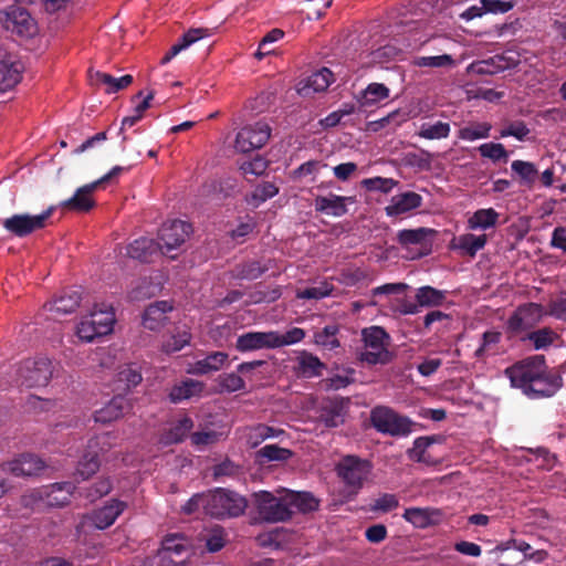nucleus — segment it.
Wrapping results in <instances>:
<instances>
[{
    "mask_svg": "<svg viewBox=\"0 0 566 566\" xmlns=\"http://www.w3.org/2000/svg\"><path fill=\"white\" fill-rule=\"evenodd\" d=\"M513 388L530 399L551 398L563 387L562 374L549 368L544 355H533L523 358L504 370Z\"/></svg>",
    "mask_w": 566,
    "mask_h": 566,
    "instance_id": "f257e3e1",
    "label": "nucleus"
},
{
    "mask_svg": "<svg viewBox=\"0 0 566 566\" xmlns=\"http://www.w3.org/2000/svg\"><path fill=\"white\" fill-rule=\"evenodd\" d=\"M364 350L359 352L357 359L368 366L387 365L394 355L389 350L390 335L381 326L371 325L360 332Z\"/></svg>",
    "mask_w": 566,
    "mask_h": 566,
    "instance_id": "f03ea898",
    "label": "nucleus"
},
{
    "mask_svg": "<svg viewBox=\"0 0 566 566\" xmlns=\"http://www.w3.org/2000/svg\"><path fill=\"white\" fill-rule=\"evenodd\" d=\"M248 507V501L237 492L217 488L207 493L206 514L214 518L238 517Z\"/></svg>",
    "mask_w": 566,
    "mask_h": 566,
    "instance_id": "7ed1b4c3",
    "label": "nucleus"
},
{
    "mask_svg": "<svg viewBox=\"0 0 566 566\" xmlns=\"http://www.w3.org/2000/svg\"><path fill=\"white\" fill-rule=\"evenodd\" d=\"M251 502L259 517L264 522H286L293 516V510L287 505L286 494L276 497L273 493L261 490L251 495Z\"/></svg>",
    "mask_w": 566,
    "mask_h": 566,
    "instance_id": "20e7f679",
    "label": "nucleus"
},
{
    "mask_svg": "<svg viewBox=\"0 0 566 566\" xmlns=\"http://www.w3.org/2000/svg\"><path fill=\"white\" fill-rule=\"evenodd\" d=\"M370 422L378 432L391 437H406L412 432L413 422L386 406H377L371 409Z\"/></svg>",
    "mask_w": 566,
    "mask_h": 566,
    "instance_id": "39448f33",
    "label": "nucleus"
},
{
    "mask_svg": "<svg viewBox=\"0 0 566 566\" xmlns=\"http://www.w3.org/2000/svg\"><path fill=\"white\" fill-rule=\"evenodd\" d=\"M54 211L55 207L51 206L35 216L17 213L2 220V227L11 234L18 238H24L34 231L44 229Z\"/></svg>",
    "mask_w": 566,
    "mask_h": 566,
    "instance_id": "423d86ee",
    "label": "nucleus"
},
{
    "mask_svg": "<svg viewBox=\"0 0 566 566\" xmlns=\"http://www.w3.org/2000/svg\"><path fill=\"white\" fill-rule=\"evenodd\" d=\"M53 365L48 357L25 359L18 369L22 386L28 388L45 387L53 377Z\"/></svg>",
    "mask_w": 566,
    "mask_h": 566,
    "instance_id": "0eeeda50",
    "label": "nucleus"
},
{
    "mask_svg": "<svg viewBox=\"0 0 566 566\" xmlns=\"http://www.w3.org/2000/svg\"><path fill=\"white\" fill-rule=\"evenodd\" d=\"M371 470L369 461L356 455L344 457L336 467L338 476L343 480L352 493L361 489L364 481Z\"/></svg>",
    "mask_w": 566,
    "mask_h": 566,
    "instance_id": "6e6552de",
    "label": "nucleus"
},
{
    "mask_svg": "<svg viewBox=\"0 0 566 566\" xmlns=\"http://www.w3.org/2000/svg\"><path fill=\"white\" fill-rule=\"evenodd\" d=\"M109 434L104 433L96 436L88 440L86 450L81 457L75 475L87 480L95 474L101 467L99 451H105L109 448Z\"/></svg>",
    "mask_w": 566,
    "mask_h": 566,
    "instance_id": "1a4fd4ad",
    "label": "nucleus"
},
{
    "mask_svg": "<svg viewBox=\"0 0 566 566\" xmlns=\"http://www.w3.org/2000/svg\"><path fill=\"white\" fill-rule=\"evenodd\" d=\"M271 136L270 126L262 120L243 126L237 134L234 147L240 153H250L263 147Z\"/></svg>",
    "mask_w": 566,
    "mask_h": 566,
    "instance_id": "9d476101",
    "label": "nucleus"
},
{
    "mask_svg": "<svg viewBox=\"0 0 566 566\" xmlns=\"http://www.w3.org/2000/svg\"><path fill=\"white\" fill-rule=\"evenodd\" d=\"M191 230V224L181 220L164 223L159 229L157 241V243H160V252L169 254L172 250L180 247L189 237Z\"/></svg>",
    "mask_w": 566,
    "mask_h": 566,
    "instance_id": "9b49d317",
    "label": "nucleus"
},
{
    "mask_svg": "<svg viewBox=\"0 0 566 566\" xmlns=\"http://www.w3.org/2000/svg\"><path fill=\"white\" fill-rule=\"evenodd\" d=\"M543 317V307L536 303L520 305L507 321V329L518 335L535 327Z\"/></svg>",
    "mask_w": 566,
    "mask_h": 566,
    "instance_id": "f8f14e48",
    "label": "nucleus"
},
{
    "mask_svg": "<svg viewBox=\"0 0 566 566\" xmlns=\"http://www.w3.org/2000/svg\"><path fill=\"white\" fill-rule=\"evenodd\" d=\"M7 30L22 36H32L36 32V23L29 11L18 4L11 6L4 12Z\"/></svg>",
    "mask_w": 566,
    "mask_h": 566,
    "instance_id": "ddd939ff",
    "label": "nucleus"
},
{
    "mask_svg": "<svg viewBox=\"0 0 566 566\" xmlns=\"http://www.w3.org/2000/svg\"><path fill=\"white\" fill-rule=\"evenodd\" d=\"M24 65L18 55L7 53L0 57V92L12 90L22 78Z\"/></svg>",
    "mask_w": 566,
    "mask_h": 566,
    "instance_id": "4468645a",
    "label": "nucleus"
},
{
    "mask_svg": "<svg viewBox=\"0 0 566 566\" xmlns=\"http://www.w3.org/2000/svg\"><path fill=\"white\" fill-rule=\"evenodd\" d=\"M518 59L513 54H496L488 60L472 64V70L481 75H493L518 65Z\"/></svg>",
    "mask_w": 566,
    "mask_h": 566,
    "instance_id": "2eb2a0df",
    "label": "nucleus"
},
{
    "mask_svg": "<svg viewBox=\"0 0 566 566\" xmlns=\"http://www.w3.org/2000/svg\"><path fill=\"white\" fill-rule=\"evenodd\" d=\"M235 348L241 353L275 348L274 331L244 333L237 338Z\"/></svg>",
    "mask_w": 566,
    "mask_h": 566,
    "instance_id": "dca6fc26",
    "label": "nucleus"
},
{
    "mask_svg": "<svg viewBox=\"0 0 566 566\" xmlns=\"http://www.w3.org/2000/svg\"><path fill=\"white\" fill-rule=\"evenodd\" d=\"M78 492L72 482H55L44 485L46 509L63 507L70 503L71 496Z\"/></svg>",
    "mask_w": 566,
    "mask_h": 566,
    "instance_id": "f3484780",
    "label": "nucleus"
},
{
    "mask_svg": "<svg viewBox=\"0 0 566 566\" xmlns=\"http://www.w3.org/2000/svg\"><path fill=\"white\" fill-rule=\"evenodd\" d=\"M98 188V182H90L80 187L73 197L61 202L63 209L75 212H87L94 206L95 201L91 195Z\"/></svg>",
    "mask_w": 566,
    "mask_h": 566,
    "instance_id": "a211bd4d",
    "label": "nucleus"
},
{
    "mask_svg": "<svg viewBox=\"0 0 566 566\" xmlns=\"http://www.w3.org/2000/svg\"><path fill=\"white\" fill-rule=\"evenodd\" d=\"M45 464L39 457L30 453L21 454L19 458L7 463V470L14 476L38 475Z\"/></svg>",
    "mask_w": 566,
    "mask_h": 566,
    "instance_id": "6ab92c4d",
    "label": "nucleus"
},
{
    "mask_svg": "<svg viewBox=\"0 0 566 566\" xmlns=\"http://www.w3.org/2000/svg\"><path fill=\"white\" fill-rule=\"evenodd\" d=\"M126 503L119 500H112L103 507L95 510L90 520L92 524L98 530H106L114 524L116 518L126 509Z\"/></svg>",
    "mask_w": 566,
    "mask_h": 566,
    "instance_id": "aec40b11",
    "label": "nucleus"
},
{
    "mask_svg": "<svg viewBox=\"0 0 566 566\" xmlns=\"http://www.w3.org/2000/svg\"><path fill=\"white\" fill-rule=\"evenodd\" d=\"M422 205V197L413 191L396 195L391 198L390 205L385 208L386 214L396 217L407 213Z\"/></svg>",
    "mask_w": 566,
    "mask_h": 566,
    "instance_id": "412c9836",
    "label": "nucleus"
},
{
    "mask_svg": "<svg viewBox=\"0 0 566 566\" xmlns=\"http://www.w3.org/2000/svg\"><path fill=\"white\" fill-rule=\"evenodd\" d=\"M436 231L429 228L403 229L397 233V241L403 248L419 245L421 249L429 251L431 248L430 237Z\"/></svg>",
    "mask_w": 566,
    "mask_h": 566,
    "instance_id": "4be33fe9",
    "label": "nucleus"
},
{
    "mask_svg": "<svg viewBox=\"0 0 566 566\" xmlns=\"http://www.w3.org/2000/svg\"><path fill=\"white\" fill-rule=\"evenodd\" d=\"M326 365L314 354L307 350H301L296 357L295 371L304 378H314L322 376Z\"/></svg>",
    "mask_w": 566,
    "mask_h": 566,
    "instance_id": "5701e85b",
    "label": "nucleus"
},
{
    "mask_svg": "<svg viewBox=\"0 0 566 566\" xmlns=\"http://www.w3.org/2000/svg\"><path fill=\"white\" fill-rule=\"evenodd\" d=\"M90 80L93 85H104L107 94H115L123 91L134 82V77L130 74L114 77L113 75L101 71L91 72Z\"/></svg>",
    "mask_w": 566,
    "mask_h": 566,
    "instance_id": "b1692460",
    "label": "nucleus"
},
{
    "mask_svg": "<svg viewBox=\"0 0 566 566\" xmlns=\"http://www.w3.org/2000/svg\"><path fill=\"white\" fill-rule=\"evenodd\" d=\"M160 251V243L150 238H139L126 248V254L142 262H150L154 254Z\"/></svg>",
    "mask_w": 566,
    "mask_h": 566,
    "instance_id": "393cba45",
    "label": "nucleus"
},
{
    "mask_svg": "<svg viewBox=\"0 0 566 566\" xmlns=\"http://www.w3.org/2000/svg\"><path fill=\"white\" fill-rule=\"evenodd\" d=\"M172 310L167 301H157L148 305L143 315V325L150 331L158 329L166 321V314Z\"/></svg>",
    "mask_w": 566,
    "mask_h": 566,
    "instance_id": "a878e982",
    "label": "nucleus"
},
{
    "mask_svg": "<svg viewBox=\"0 0 566 566\" xmlns=\"http://www.w3.org/2000/svg\"><path fill=\"white\" fill-rule=\"evenodd\" d=\"M128 409V400L123 396H116L105 407L95 411L94 419L102 423L112 422L123 417Z\"/></svg>",
    "mask_w": 566,
    "mask_h": 566,
    "instance_id": "bb28decb",
    "label": "nucleus"
},
{
    "mask_svg": "<svg viewBox=\"0 0 566 566\" xmlns=\"http://www.w3.org/2000/svg\"><path fill=\"white\" fill-rule=\"evenodd\" d=\"M349 197H342L331 193L329 196H318L315 198V210L334 217H342L347 213L346 201Z\"/></svg>",
    "mask_w": 566,
    "mask_h": 566,
    "instance_id": "cd10ccee",
    "label": "nucleus"
},
{
    "mask_svg": "<svg viewBox=\"0 0 566 566\" xmlns=\"http://www.w3.org/2000/svg\"><path fill=\"white\" fill-rule=\"evenodd\" d=\"M81 300V293L77 290H67L53 302L45 304L44 307L52 313L65 315L73 313L78 307Z\"/></svg>",
    "mask_w": 566,
    "mask_h": 566,
    "instance_id": "c85d7f7f",
    "label": "nucleus"
},
{
    "mask_svg": "<svg viewBox=\"0 0 566 566\" xmlns=\"http://www.w3.org/2000/svg\"><path fill=\"white\" fill-rule=\"evenodd\" d=\"M402 517L415 527L426 528L433 525L440 517V511L430 507H409Z\"/></svg>",
    "mask_w": 566,
    "mask_h": 566,
    "instance_id": "c756f323",
    "label": "nucleus"
},
{
    "mask_svg": "<svg viewBox=\"0 0 566 566\" xmlns=\"http://www.w3.org/2000/svg\"><path fill=\"white\" fill-rule=\"evenodd\" d=\"M486 242V234L475 235L473 233H465L453 239L451 248L460 250L463 255L474 258L478 251L485 247Z\"/></svg>",
    "mask_w": 566,
    "mask_h": 566,
    "instance_id": "7c9ffc66",
    "label": "nucleus"
},
{
    "mask_svg": "<svg viewBox=\"0 0 566 566\" xmlns=\"http://www.w3.org/2000/svg\"><path fill=\"white\" fill-rule=\"evenodd\" d=\"M228 354L224 352H212L205 358L197 360L190 369L193 375H207L220 370L228 361Z\"/></svg>",
    "mask_w": 566,
    "mask_h": 566,
    "instance_id": "2f4dec72",
    "label": "nucleus"
},
{
    "mask_svg": "<svg viewBox=\"0 0 566 566\" xmlns=\"http://www.w3.org/2000/svg\"><path fill=\"white\" fill-rule=\"evenodd\" d=\"M88 317L92 324L97 326L96 328H98L99 333H104L105 335L112 333L115 324V313L112 306L105 304L101 306L95 305Z\"/></svg>",
    "mask_w": 566,
    "mask_h": 566,
    "instance_id": "473e14b6",
    "label": "nucleus"
},
{
    "mask_svg": "<svg viewBox=\"0 0 566 566\" xmlns=\"http://www.w3.org/2000/svg\"><path fill=\"white\" fill-rule=\"evenodd\" d=\"M208 34V29L198 28L188 30L186 33L182 34L179 41L175 43L170 48V50L165 54V56L161 59V64L168 63L179 52L187 49L189 45L197 42L198 40L207 36Z\"/></svg>",
    "mask_w": 566,
    "mask_h": 566,
    "instance_id": "72a5a7b5",
    "label": "nucleus"
},
{
    "mask_svg": "<svg viewBox=\"0 0 566 566\" xmlns=\"http://www.w3.org/2000/svg\"><path fill=\"white\" fill-rule=\"evenodd\" d=\"M285 494L291 510L295 507L302 513H308L316 511L319 506L318 500L311 492L289 491Z\"/></svg>",
    "mask_w": 566,
    "mask_h": 566,
    "instance_id": "f704fd0d",
    "label": "nucleus"
},
{
    "mask_svg": "<svg viewBox=\"0 0 566 566\" xmlns=\"http://www.w3.org/2000/svg\"><path fill=\"white\" fill-rule=\"evenodd\" d=\"M193 428V421L188 416L180 418L161 437L165 444H175L185 440Z\"/></svg>",
    "mask_w": 566,
    "mask_h": 566,
    "instance_id": "c9c22d12",
    "label": "nucleus"
},
{
    "mask_svg": "<svg viewBox=\"0 0 566 566\" xmlns=\"http://www.w3.org/2000/svg\"><path fill=\"white\" fill-rule=\"evenodd\" d=\"M500 214L493 209H479L468 220V228L471 230H488L495 227Z\"/></svg>",
    "mask_w": 566,
    "mask_h": 566,
    "instance_id": "e433bc0d",
    "label": "nucleus"
},
{
    "mask_svg": "<svg viewBox=\"0 0 566 566\" xmlns=\"http://www.w3.org/2000/svg\"><path fill=\"white\" fill-rule=\"evenodd\" d=\"M333 81L334 78L332 71H329L327 67H323L307 77L306 84L301 91L305 95L308 94L310 91L315 93L324 92L328 88Z\"/></svg>",
    "mask_w": 566,
    "mask_h": 566,
    "instance_id": "4c0bfd02",
    "label": "nucleus"
},
{
    "mask_svg": "<svg viewBox=\"0 0 566 566\" xmlns=\"http://www.w3.org/2000/svg\"><path fill=\"white\" fill-rule=\"evenodd\" d=\"M389 96V88L381 83H370L358 97L361 107L376 105Z\"/></svg>",
    "mask_w": 566,
    "mask_h": 566,
    "instance_id": "58836bf2",
    "label": "nucleus"
},
{
    "mask_svg": "<svg viewBox=\"0 0 566 566\" xmlns=\"http://www.w3.org/2000/svg\"><path fill=\"white\" fill-rule=\"evenodd\" d=\"M447 292L430 285L421 286L416 292V301L421 307L440 306L444 303Z\"/></svg>",
    "mask_w": 566,
    "mask_h": 566,
    "instance_id": "ea45409f",
    "label": "nucleus"
},
{
    "mask_svg": "<svg viewBox=\"0 0 566 566\" xmlns=\"http://www.w3.org/2000/svg\"><path fill=\"white\" fill-rule=\"evenodd\" d=\"M512 171L517 175L520 184L532 188L538 178V170L531 161L514 160L511 164Z\"/></svg>",
    "mask_w": 566,
    "mask_h": 566,
    "instance_id": "a19ab883",
    "label": "nucleus"
},
{
    "mask_svg": "<svg viewBox=\"0 0 566 566\" xmlns=\"http://www.w3.org/2000/svg\"><path fill=\"white\" fill-rule=\"evenodd\" d=\"M436 441V438L432 437H418L413 441V446L411 449L407 451V454L410 460L424 463V464H434L436 461L431 459L429 454H427V449Z\"/></svg>",
    "mask_w": 566,
    "mask_h": 566,
    "instance_id": "79ce46f5",
    "label": "nucleus"
},
{
    "mask_svg": "<svg viewBox=\"0 0 566 566\" xmlns=\"http://www.w3.org/2000/svg\"><path fill=\"white\" fill-rule=\"evenodd\" d=\"M268 270V265L262 264L260 261L251 260L238 264L233 270V277L238 280L253 281L259 279Z\"/></svg>",
    "mask_w": 566,
    "mask_h": 566,
    "instance_id": "37998d69",
    "label": "nucleus"
},
{
    "mask_svg": "<svg viewBox=\"0 0 566 566\" xmlns=\"http://www.w3.org/2000/svg\"><path fill=\"white\" fill-rule=\"evenodd\" d=\"M203 385L193 379H187L171 388L169 392L170 401L174 403L189 399L202 390Z\"/></svg>",
    "mask_w": 566,
    "mask_h": 566,
    "instance_id": "c03bdc74",
    "label": "nucleus"
},
{
    "mask_svg": "<svg viewBox=\"0 0 566 566\" xmlns=\"http://www.w3.org/2000/svg\"><path fill=\"white\" fill-rule=\"evenodd\" d=\"M339 327L336 324L326 325L314 333V343L325 349L333 350L339 347L340 343L337 338Z\"/></svg>",
    "mask_w": 566,
    "mask_h": 566,
    "instance_id": "a18cd8bd",
    "label": "nucleus"
},
{
    "mask_svg": "<svg viewBox=\"0 0 566 566\" xmlns=\"http://www.w3.org/2000/svg\"><path fill=\"white\" fill-rule=\"evenodd\" d=\"M113 489L109 478H101L88 488L78 489V496L95 502L96 500L107 495Z\"/></svg>",
    "mask_w": 566,
    "mask_h": 566,
    "instance_id": "49530a36",
    "label": "nucleus"
},
{
    "mask_svg": "<svg viewBox=\"0 0 566 566\" xmlns=\"http://www.w3.org/2000/svg\"><path fill=\"white\" fill-rule=\"evenodd\" d=\"M158 555H175L176 557L188 555V547L185 544V538L176 534L167 535L161 542Z\"/></svg>",
    "mask_w": 566,
    "mask_h": 566,
    "instance_id": "de8ad7c7",
    "label": "nucleus"
},
{
    "mask_svg": "<svg viewBox=\"0 0 566 566\" xmlns=\"http://www.w3.org/2000/svg\"><path fill=\"white\" fill-rule=\"evenodd\" d=\"M558 338V334L551 327H543L537 331L530 332L523 340H530L536 350L545 349L549 347L555 339Z\"/></svg>",
    "mask_w": 566,
    "mask_h": 566,
    "instance_id": "09e8293b",
    "label": "nucleus"
},
{
    "mask_svg": "<svg viewBox=\"0 0 566 566\" xmlns=\"http://www.w3.org/2000/svg\"><path fill=\"white\" fill-rule=\"evenodd\" d=\"M450 124L444 122H437L434 124L423 123L417 133L419 137L423 139H443L450 135Z\"/></svg>",
    "mask_w": 566,
    "mask_h": 566,
    "instance_id": "8fccbe9b",
    "label": "nucleus"
},
{
    "mask_svg": "<svg viewBox=\"0 0 566 566\" xmlns=\"http://www.w3.org/2000/svg\"><path fill=\"white\" fill-rule=\"evenodd\" d=\"M256 457L261 463L286 461L292 457V451L277 444H266L256 452Z\"/></svg>",
    "mask_w": 566,
    "mask_h": 566,
    "instance_id": "3c124183",
    "label": "nucleus"
},
{
    "mask_svg": "<svg viewBox=\"0 0 566 566\" xmlns=\"http://www.w3.org/2000/svg\"><path fill=\"white\" fill-rule=\"evenodd\" d=\"M492 125L490 123H472L458 132V137L463 140L473 142L490 136Z\"/></svg>",
    "mask_w": 566,
    "mask_h": 566,
    "instance_id": "603ef678",
    "label": "nucleus"
},
{
    "mask_svg": "<svg viewBox=\"0 0 566 566\" xmlns=\"http://www.w3.org/2000/svg\"><path fill=\"white\" fill-rule=\"evenodd\" d=\"M20 504L32 511H43L46 509L44 497V485L27 491L21 495Z\"/></svg>",
    "mask_w": 566,
    "mask_h": 566,
    "instance_id": "864d4df0",
    "label": "nucleus"
},
{
    "mask_svg": "<svg viewBox=\"0 0 566 566\" xmlns=\"http://www.w3.org/2000/svg\"><path fill=\"white\" fill-rule=\"evenodd\" d=\"M242 473L241 465L230 459H226L212 468V476L216 481H221L224 478L237 479L242 475Z\"/></svg>",
    "mask_w": 566,
    "mask_h": 566,
    "instance_id": "5fc2aeb1",
    "label": "nucleus"
},
{
    "mask_svg": "<svg viewBox=\"0 0 566 566\" xmlns=\"http://www.w3.org/2000/svg\"><path fill=\"white\" fill-rule=\"evenodd\" d=\"M305 331L300 327H293L285 332L284 334H281L276 331H274V343L275 348L293 345L296 343L302 342L305 338Z\"/></svg>",
    "mask_w": 566,
    "mask_h": 566,
    "instance_id": "6e6d98bb",
    "label": "nucleus"
},
{
    "mask_svg": "<svg viewBox=\"0 0 566 566\" xmlns=\"http://www.w3.org/2000/svg\"><path fill=\"white\" fill-rule=\"evenodd\" d=\"M479 153L482 157L489 158L492 161L503 160L506 163L509 158V153L505 149L504 145L500 143H485L479 146Z\"/></svg>",
    "mask_w": 566,
    "mask_h": 566,
    "instance_id": "4d7b16f0",
    "label": "nucleus"
},
{
    "mask_svg": "<svg viewBox=\"0 0 566 566\" xmlns=\"http://www.w3.org/2000/svg\"><path fill=\"white\" fill-rule=\"evenodd\" d=\"M191 340V334L188 329L184 328L171 335L168 340L163 345L164 350L167 354L176 353L181 350Z\"/></svg>",
    "mask_w": 566,
    "mask_h": 566,
    "instance_id": "13d9d810",
    "label": "nucleus"
},
{
    "mask_svg": "<svg viewBox=\"0 0 566 566\" xmlns=\"http://www.w3.org/2000/svg\"><path fill=\"white\" fill-rule=\"evenodd\" d=\"M333 291V285L327 282H322L318 286H311L297 291L296 297L301 300H321L329 296Z\"/></svg>",
    "mask_w": 566,
    "mask_h": 566,
    "instance_id": "bf43d9fd",
    "label": "nucleus"
},
{
    "mask_svg": "<svg viewBox=\"0 0 566 566\" xmlns=\"http://www.w3.org/2000/svg\"><path fill=\"white\" fill-rule=\"evenodd\" d=\"M142 380L140 371L133 365L125 366L117 374V381L124 384L126 389L136 387Z\"/></svg>",
    "mask_w": 566,
    "mask_h": 566,
    "instance_id": "052dcab7",
    "label": "nucleus"
},
{
    "mask_svg": "<svg viewBox=\"0 0 566 566\" xmlns=\"http://www.w3.org/2000/svg\"><path fill=\"white\" fill-rule=\"evenodd\" d=\"M530 133V128L523 120H515L509 123L504 128L500 130V137L505 138L512 136L522 142L528 136Z\"/></svg>",
    "mask_w": 566,
    "mask_h": 566,
    "instance_id": "680f3d73",
    "label": "nucleus"
},
{
    "mask_svg": "<svg viewBox=\"0 0 566 566\" xmlns=\"http://www.w3.org/2000/svg\"><path fill=\"white\" fill-rule=\"evenodd\" d=\"M97 326L92 324L88 316L84 317L77 325L76 334L81 340L91 343L95 338L104 336V333H99Z\"/></svg>",
    "mask_w": 566,
    "mask_h": 566,
    "instance_id": "e2e57ef3",
    "label": "nucleus"
},
{
    "mask_svg": "<svg viewBox=\"0 0 566 566\" xmlns=\"http://www.w3.org/2000/svg\"><path fill=\"white\" fill-rule=\"evenodd\" d=\"M361 185L370 191H380L384 193H388L392 190V188L397 185L391 178H382V177H374L367 178L361 181Z\"/></svg>",
    "mask_w": 566,
    "mask_h": 566,
    "instance_id": "0e129e2a",
    "label": "nucleus"
},
{
    "mask_svg": "<svg viewBox=\"0 0 566 566\" xmlns=\"http://www.w3.org/2000/svg\"><path fill=\"white\" fill-rule=\"evenodd\" d=\"M501 340V333L496 331H486L482 335L481 345L474 353V356L479 359L483 358L493 346L497 345Z\"/></svg>",
    "mask_w": 566,
    "mask_h": 566,
    "instance_id": "69168bd1",
    "label": "nucleus"
},
{
    "mask_svg": "<svg viewBox=\"0 0 566 566\" xmlns=\"http://www.w3.org/2000/svg\"><path fill=\"white\" fill-rule=\"evenodd\" d=\"M322 419L327 427H338L344 422L343 407L339 403H333L326 407L322 413Z\"/></svg>",
    "mask_w": 566,
    "mask_h": 566,
    "instance_id": "338daca9",
    "label": "nucleus"
},
{
    "mask_svg": "<svg viewBox=\"0 0 566 566\" xmlns=\"http://www.w3.org/2000/svg\"><path fill=\"white\" fill-rule=\"evenodd\" d=\"M219 384L222 389L234 392L239 390H243L245 388V382L241 376L237 373L223 374L219 378Z\"/></svg>",
    "mask_w": 566,
    "mask_h": 566,
    "instance_id": "774afa93",
    "label": "nucleus"
}]
</instances>
